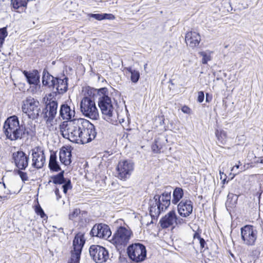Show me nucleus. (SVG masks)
<instances>
[{"instance_id":"obj_1","label":"nucleus","mask_w":263,"mask_h":263,"mask_svg":"<svg viewBox=\"0 0 263 263\" xmlns=\"http://www.w3.org/2000/svg\"><path fill=\"white\" fill-rule=\"evenodd\" d=\"M106 88L99 90L98 105L103 118L107 122L116 124L118 121V113L113 106L111 98L108 96Z\"/></svg>"},{"instance_id":"obj_2","label":"nucleus","mask_w":263,"mask_h":263,"mask_svg":"<svg viewBox=\"0 0 263 263\" xmlns=\"http://www.w3.org/2000/svg\"><path fill=\"white\" fill-rule=\"evenodd\" d=\"M83 119H74L73 120L63 121L60 125L62 136L71 142L77 143L83 126Z\"/></svg>"},{"instance_id":"obj_3","label":"nucleus","mask_w":263,"mask_h":263,"mask_svg":"<svg viewBox=\"0 0 263 263\" xmlns=\"http://www.w3.org/2000/svg\"><path fill=\"white\" fill-rule=\"evenodd\" d=\"M3 130L6 138L11 141L21 139L24 135L23 126L20 125L16 116L7 119L3 125Z\"/></svg>"},{"instance_id":"obj_4","label":"nucleus","mask_w":263,"mask_h":263,"mask_svg":"<svg viewBox=\"0 0 263 263\" xmlns=\"http://www.w3.org/2000/svg\"><path fill=\"white\" fill-rule=\"evenodd\" d=\"M171 198V192H164L161 195L154 196L149 202L151 215L157 216L162 211L165 210L170 205Z\"/></svg>"},{"instance_id":"obj_5","label":"nucleus","mask_w":263,"mask_h":263,"mask_svg":"<svg viewBox=\"0 0 263 263\" xmlns=\"http://www.w3.org/2000/svg\"><path fill=\"white\" fill-rule=\"evenodd\" d=\"M133 236V232L128 227L120 226L109 240L117 248L125 247Z\"/></svg>"},{"instance_id":"obj_6","label":"nucleus","mask_w":263,"mask_h":263,"mask_svg":"<svg viewBox=\"0 0 263 263\" xmlns=\"http://www.w3.org/2000/svg\"><path fill=\"white\" fill-rule=\"evenodd\" d=\"M80 110L86 117L97 120L99 114L95 101L89 97H84L80 102Z\"/></svg>"},{"instance_id":"obj_7","label":"nucleus","mask_w":263,"mask_h":263,"mask_svg":"<svg viewBox=\"0 0 263 263\" xmlns=\"http://www.w3.org/2000/svg\"><path fill=\"white\" fill-rule=\"evenodd\" d=\"M22 110L29 118L36 119L41 110L40 103L33 98L28 97L22 102Z\"/></svg>"},{"instance_id":"obj_8","label":"nucleus","mask_w":263,"mask_h":263,"mask_svg":"<svg viewBox=\"0 0 263 263\" xmlns=\"http://www.w3.org/2000/svg\"><path fill=\"white\" fill-rule=\"evenodd\" d=\"M83 126L80 135V139L77 142L78 144L87 143L93 139L96 136L95 126L88 120L84 119Z\"/></svg>"},{"instance_id":"obj_9","label":"nucleus","mask_w":263,"mask_h":263,"mask_svg":"<svg viewBox=\"0 0 263 263\" xmlns=\"http://www.w3.org/2000/svg\"><path fill=\"white\" fill-rule=\"evenodd\" d=\"M127 253L129 258L136 262L143 261L146 256L145 247L140 243H135L129 246Z\"/></svg>"},{"instance_id":"obj_10","label":"nucleus","mask_w":263,"mask_h":263,"mask_svg":"<svg viewBox=\"0 0 263 263\" xmlns=\"http://www.w3.org/2000/svg\"><path fill=\"white\" fill-rule=\"evenodd\" d=\"M257 237L256 230L250 225H246L241 228V238L244 245L254 246Z\"/></svg>"},{"instance_id":"obj_11","label":"nucleus","mask_w":263,"mask_h":263,"mask_svg":"<svg viewBox=\"0 0 263 263\" xmlns=\"http://www.w3.org/2000/svg\"><path fill=\"white\" fill-rule=\"evenodd\" d=\"M134 170V164L130 160L120 161L116 167L117 177L121 180H126L131 175Z\"/></svg>"},{"instance_id":"obj_12","label":"nucleus","mask_w":263,"mask_h":263,"mask_svg":"<svg viewBox=\"0 0 263 263\" xmlns=\"http://www.w3.org/2000/svg\"><path fill=\"white\" fill-rule=\"evenodd\" d=\"M89 253L93 260L97 263H103L108 258V252L103 247L92 245L89 248Z\"/></svg>"},{"instance_id":"obj_13","label":"nucleus","mask_w":263,"mask_h":263,"mask_svg":"<svg viewBox=\"0 0 263 263\" xmlns=\"http://www.w3.org/2000/svg\"><path fill=\"white\" fill-rule=\"evenodd\" d=\"M58 103L55 101H50L47 104L45 112L44 118H46V123L50 129L52 127L55 122L54 117L57 113Z\"/></svg>"},{"instance_id":"obj_14","label":"nucleus","mask_w":263,"mask_h":263,"mask_svg":"<svg viewBox=\"0 0 263 263\" xmlns=\"http://www.w3.org/2000/svg\"><path fill=\"white\" fill-rule=\"evenodd\" d=\"M32 165L36 168H42L45 162V157L43 151L40 147H36L32 150Z\"/></svg>"},{"instance_id":"obj_15","label":"nucleus","mask_w":263,"mask_h":263,"mask_svg":"<svg viewBox=\"0 0 263 263\" xmlns=\"http://www.w3.org/2000/svg\"><path fill=\"white\" fill-rule=\"evenodd\" d=\"M12 159L15 165L19 170H25L28 166L29 157L23 151L13 153Z\"/></svg>"},{"instance_id":"obj_16","label":"nucleus","mask_w":263,"mask_h":263,"mask_svg":"<svg viewBox=\"0 0 263 263\" xmlns=\"http://www.w3.org/2000/svg\"><path fill=\"white\" fill-rule=\"evenodd\" d=\"M91 233L93 236L106 238L110 236L111 232L107 225L100 223L96 224L93 227L91 231Z\"/></svg>"},{"instance_id":"obj_17","label":"nucleus","mask_w":263,"mask_h":263,"mask_svg":"<svg viewBox=\"0 0 263 263\" xmlns=\"http://www.w3.org/2000/svg\"><path fill=\"white\" fill-rule=\"evenodd\" d=\"M179 214L182 217L186 218L189 216L193 211V203L190 200H181L177 206Z\"/></svg>"},{"instance_id":"obj_18","label":"nucleus","mask_w":263,"mask_h":263,"mask_svg":"<svg viewBox=\"0 0 263 263\" xmlns=\"http://www.w3.org/2000/svg\"><path fill=\"white\" fill-rule=\"evenodd\" d=\"M27 82L30 85L35 86V89L39 90L40 88V75L37 70L27 71L24 70L23 71Z\"/></svg>"},{"instance_id":"obj_19","label":"nucleus","mask_w":263,"mask_h":263,"mask_svg":"<svg viewBox=\"0 0 263 263\" xmlns=\"http://www.w3.org/2000/svg\"><path fill=\"white\" fill-rule=\"evenodd\" d=\"M185 42L192 48L197 47L201 41L200 34L196 31L188 32L185 35Z\"/></svg>"},{"instance_id":"obj_20","label":"nucleus","mask_w":263,"mask_h":263,"mask_svg":"<svg viewBox=\"0 0 263 263\" xmlns=\"http://www.w3.org/2000/svg\"><path fill=\"white\" fill-rule=\"evenodd\" d=\"M75 116L74 108L71 109L67 104H63L60 109V116L64 120L70 121Z\"/></svg>"},{"instance_id":"obj_21","label":"nucleus","mask_w":263,"mask_h":263,"mask_svg":"<svg viewBox=\"0 0 263 263\" xmlns=\"http://www.w3.org/2000/svg\"><path fill=\"white\" fill-rule=\"evenodd\" d=\"M176 214L174 211H171L166 214L160 220L161 226L163 228H167L175 224Z\"/></svg>"},{"instance_id":"obj_22","label":"nucleus","mask_w":263,"mask_h":263,"mask_svg":"<svg viewBox=\"0 0 263 263\" xmlns=\"http://www.w3.org/2000/svg\"><path fill=\"white\" fill-rule=\"evenodd\" d=\"M60 160L63 164L68 165L71 163V152L68 149L63 147L61 149L59 154Z\"/></svg>"},{"instance_id":"obj_23","label":"nucleus","mask_w":263,"mask_h":263,"mask_svg":"<svg viewBox=\"0 0 263 263\" xmlns=\"http://www.w3.org/2000/svg\"><path fill=\"white\" fill-rule=\"evenodd\" d=\"M85 242L84 234L81 233L77 234L73 241V249L82 251Z\"/></svg>"},{"instance_id":"obj_24","label":"nucleus","mask_w":263,"mask_h":263,"mask_svg":"<svg viewBox=\"0 0 263 263\" xmlns=\"http://www.w3.org/2000/svg\"><path fill=\"white\" fill-rule=\"evenodd\" d=\"M56 88L59 93H63L67 90V78L64 79H57L55 86H53Z\"/></svg>"},{"instance_id":"obj_25","label":"nucleus","mask_w":263,"mask_h":263,"mask_svg":"<svg viewBox=\"0 0 263 263\" xmlns=\"http://www.w3.org/2000/svg\"><path fill=\"white\" fill-rule=\"evenodd\" d=\"M57 78H54L48 72L43 71L42 77V84L45 86H48L49 87L55 86Z\"/></svg>"},{"instance_id":"obj_26","label":"nucleus","mask_w":263,"mask_h":263,"mask_svg":"<svg viewBox=\"0 0 263 263\" xmlns=\"http://www.w3.org/2000/svg\"><path fill=\"white\" fill-rule=\"evenodd\" d=\"M183 191L181 188L176 187L173 193V199L172 202L173 204H177L183 197Z\"/></svg>"},{"instance_id":"obj_27","label":"nucleus","mask_w":263,"mask_h":263,"mask_svg":"<svg viewBox=\"0 0 263 263\" xmlns=\"http://www.w3.org/2000/svg\"><path fill=\"white\" fill-rule=\"evenodd\" d=\"M49 167L51 170L58 172L60 170V167L57 161V156L55 154H51L50 156Z\"/></svg>"},{"instance_id":"obj_28","label":"nucleus","mask_w":263,"mask_h":263,"mask_svg":"<svg viewBox=\"0 0 263 263\" xmlns=\"http://www.w3.org/2000/svg\"><path fill=\"white\" fill-rule=\"evenodd\" d=\"M215 136L217 138L218 141L224 144L226 143L227 139V132L222 129H216L215 131Z\"/></svg>"},{"instance_id":"obj_29","label":"nucleus","mask_w":263,"mask_h":263,"mask_svg":"<svg viewBox=\"0 0 263 263\" xmlns=\"http://www.w3.org/2000/svg\"><path fill=\"white\" fill-rule=\"evenodd\" d=\"M10 191L6 189L5 184L0 182V198L2 200H8L10 196Z\"/></svg>"},{"instance_id":"obj_30","label":"nucleus","mask_w":263,"mask_h":263,"mask_svg":"<svg viewBox=\"0 0 263 263\" xmlns=\"http://www.w3.org/2000/svg\"><path fill=\"white\" fill-rule=\"evenodd\" d=\"M212 53L213 52L209 50L199 52V54L202 57V63L206 64L210 61L212 60Z\"/></svg>"},{"instance_id":"obj_31","label":"nucleus","mask_w":263,"mask_h":263,"mask_svg":"<svg viewBox=\"0 0 263 263\" xmlns=\"http://www.w3.org/2000/svg\"><path fill=\"white\" fill-rule=\"evenodd\" d=\"M81 251L72 249L71 251L70 258L69 263H79Z\"/></svg>"},{"instance_id":"obj_32","label":"nucleus","mask_w":263,"mask_h":263,"mask_svg":"<svg viewBox=\"0 0 263 263\" xmlns=\"http://www.w3.org/2000/svg\"><path fill=\"white\" fill-rule=\"evenodd\" d=\"M53 182L54 184H62L65 183V181L63 176V172H61L52 178Z\"/></svg>"},{"instance_id":"obj_33","label":"nucleus","mask_w":263,"mask_h":263,"mask_svg":"<svg viewBox=\"0 0 263 263\" xmlns=\"http://www.w3.org/2000/svg\"><path fill=\"white\" fill-rule=\"evenodd\" d=\"M8 32L5 27L0 29V47L4 43L5 37L7 36Z\"/></svg>"},{"instance_id":"obj_34","label":"nucleus","mask_w":263,"mask_h":263,"mask_svg":"<svg viewBox=\"0 0 263 263\" xmlns=\"http://www.w3.org/2000/svg\"><path fill=\"white\" fill-rule=\"evenodd\" d=\"M130 74L131 81L134 83H137L140 78L139 71L137 70H135Z\"/></svg>"},{"instance_id":"obj_35","label":"nucleus","mask_w":263,"mask_h":263,"mask_svg":"<svg viewBox=\"0 0 263 263\" xmlns=\"http://www.w3.org/2000/svg\"><path fill=\"white\" fill-rule=\"evenodd\" d=\"M158 140L159 138L155 139V143L152 146V151L155 153H159L162 147V145L158 144Z\"/></svg>"},{"instance_id":"obj_36","label":"nucleus","mask_w":263,"mask_h":263,"mask_svg":"<svg viewBox=\"0 0 263 263\" xmlns=\"http://www.w3.org/2000/svg\"><path fill=\"white\" fill-rule=\"evenodd\" d=\"M35 210L36 213L38 215H40L42 218L44 220H47V216L45 214L44 211L40 205L36 206Z\"/></svg>"},{"instance_id":"obj_37","label":"nucleus","mask_w":263,"mask_h":263,"mask_svg":"<svg viewBox=\"0 0 263 263\" xmlns=\"http://www.w3.org/2000/svg\"><path fill=\"white\" fill-rule=\"evenodd\" d=\"M184 217L181 218L179 217H178L176 215V220L175 221V225L179 227L182 226L184 224H186L187 222V220L183 218Z\"/></svg>"},{"instance_id":"obj_38","label":"nucleus","mask_w":263,"mask_h":263,"mask_svg":"<svg viewBox=\"0 0 263 263\" xmlns=\"http://www.w3.org/2000/svg\"><path fill=\"white\" fill-rule=\"evenodd\" d=\"M22 170H19L17 171L18 175H19L21 177L22 180L23 182L28 180V177L26 173L22 172Z\"/></svg>"},{"instance_id":"obj_39","label":"nucleus","mask_w":263,"mask_h":263,"mask_svg":"<svg viewBox=\"0 0 263 263\" xmlns=\"http://www.w3.org/2000/svg\"><path fill=\"white\" fill-rule=\"evenodd\" d=\"M62 188L63 190V192L65 194H66L67 191L71 188V182L70 180H68L67 182L64 183V184L62 186Z\"/></svg>"},{"instance_id":"obj_40","label":"nucleus","mask_w":263,"mask_h":263,"mask_svg":"<svg viewBox=\"0 0 263 263\" xmlns=\"http://www.w3.org/2000/svg\"><path fill=\"white\" fill-rule=\"evenodd\" d=\"M80 213V211L78 209H74L72 212H71L69 215V219H73L75 217H76Z\"/></svg>"},{"instance_id":"obj_41","label":"nucleus","mask_w":263,"mask_h":263,"mask_svg":"<svg viewBox=\"0 0 263 263\" xmlns=\"http://www.w3.org/2000/svg\"><path fill=\"white\" fill-rule=\"evenodd\" d=\"M240 164V162H239L238 164H236L232 168L231 171L235 172V173H233V176L231 179H233L237 174L239 173V171H237V170L239 168Z\"/></svg>"},{"instance_id":"obj_42","label":"nucleus","mask_w":263,"mask_h":263,"mask_svg":"<svg viewBox=\"0 0 263 263\" xmlns=\"http://www.w3.org/2000/svg\"><path fill=\"white\" fill-rule=\"evenodd\" d=\"M220 174V179L222 180V183L223 184L222 187H223V185L226 183H228L229 182V180H227V176L225 174L223 173V172H222L221 171H219Z\"/></svg>"},{"instance_id":"obj_43","label":"nucleus","mask_w":263,"mask_h":263,"mask_svg":"<svg viewBox=\"0 0 263 263\" xmlns=\"http://www.w3.org/2000/svg\"><path fill=\"white\" fill-rule=\"evenodd\" d=\"M89 16L91 17L95 18L98 21L104 20L102 14H90Z\"/></svg>"},{"instance_id":"obj_44","label":"nucleus","mask_w":263,"mask_h":263,"mask_svg":"<svg viewBox=\"0 0 263 263\" xmlns=\"http://www.w3.org/2000/svg\"><path fill=\"white\" fill-rule=\"evenodd\" d=\"M197 237V238L198 239V240L199 241V243H200V247L203 248L204 247V245L205 243V241H204V240L203 239V238H200L199 236V235L198 234H196L195 235H194V238L195 239L196 238V237Z\"/></svg>"},{"instance_id":"obj_45","label":"nucleus","mask_w":263,"mask_h":263,"mask_svg":"<svg viewBox=\"0 0 263 263\" xmlns=\"http://www.w3.org/2000/svg\"><path fill=\"white\" fill-rule=\"evenodd\" d=\"M204 93L203 91H201L198 92L197 101L199 103H201L203 102V101L204 100Z\"/></svg>"},{"instance_id":"obj_46","label":"nucleus","mask_w":263,"mask_h":263,"mask_svg":"<svg viewBox=\"0 0 263 263\" xmlns=\"http://www.w3.org/2000/svg\"><path fill=\"white\" fill-rule=\"evenodd\" d=\"M181 111L186 114L190 115L191 114V109L187 106L184 105L181 108Z\"/></svg>"},{"instance_id":"obj_47","label":"nucleus","mask_w":263,"mask_h":263,"mask_svg":"<svg viewBox=\"0 0 263 263\" xmlns=\"http://www.w3.org/2000/svg\"><path fill=\"white\" fill-rule=\"evenodd\" d=\"M103 17H104V20H114L115 17L112 14H107V13H103L102 14Z\"/></svg>"},{"instance_id":"obj_48","label":"nucleus","mask_w":263,"mask_h":263,"mask_svg":"<svg viewBox=\"0 0 263 263\" xmlns=\"http://www.w3.org/2000/svg\"><path fill=\"white\" fill-rule=\"evenodd\" d=\"M55 195L57 196V200H59L61 198V196L59 195V189L58 188H57L55 189Z\"/></svg>"},{"instance_id":"obj_49","label":"nucleus","mask_w":263,"mask_h":263,"mask_svg":"<svg viewBox=\"0 0 263 263\" xmlns=\"http://www.w3.org/2000/svg\"><path fill=\"white\" fill-rule=\"evenodd\" d=\"M126 69L131 74L132 72L135 70V69H133L132 67H127L126 68Z\"/></svg>"},{"instance_id":"obj_50","label":"nucleus","mask_w":263,"mask_h":263,"mask_svg":"<svg viewBox=\"0 0 263 263\" xmlns=\"http://www.w3.org/2000/svg\"><path fill=\"white\" fill-rule=\"evenodd\" d=\"M209 94L208 93H206V102H209L210 100H209Z\"/></svg>"},{"instance_id":"obj_51","label":"nucleus","mask_w":263,"mask_h":263,"mask_svg":"<svg viewBox=\"0 0 263 263\" xmlns=\"http://www.w3.org/2000/svg\"><path fill=\"white\" fill-rule=\"evenodd\" d=\"M260 162L263 164V157L260 158Z\"/></svg>"},{"instance_id":"obj_52","label":"nucleus","mask_w":263,"mask_h":263,"mask_svg":"<svg viewBox=\"0 0 263 263\" xmlns=\"http://www.w3.org/2000/svg\"><path fill=\"white\" fill-rule=\"evenodd\" d=\"M83 91H87L88 92L89 91V88H87V87L85 88V89Z\"/></svg>"},{"instance_id":"obj_53","label":"nucleus","mask_w":263,"mask_h":263,"mask_svg":"<svg viewBox=\"0 0 263 263\" xmlns=\"http://www.w3.org/2000/svg\"><path fill=\"white\" fill-rule=\"evenodd\" d=\"M146 66H147V64H145L144 66V69H145L146 68Z\"/></svg>"}]
</instances>
